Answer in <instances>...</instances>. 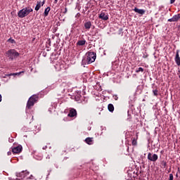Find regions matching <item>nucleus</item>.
Returning a JSON list of instances; mask_svg holds the SVG:
<instances>
[{"instance_id": "f257e3e1", "label": "nucleus", "mask_w": 180, "mask_h": 180, "mask_svg": "<svg viewBox=\"0 0 180 180\" xmlns=\"http://www.w3.org/2000/svg\"><path fill=\"white\" fill-rule=\"evenodd\" d=\"M96 60V53L94 52H87L83 57L82 60V65H86V64H92Z\"/></svg>"}, {"instance_id": "f03ea898", "label": "nucleus", "mask_w": 180, "mask_h": 180, "mask_svg": "<svg viewBox=\"0 0 180 180\" xmlns=\"http://www.w3.org/2000/svg\"><path fill=\"white\" fill-rule=\"evenodd\" d=\"M96 60V53L94 52H87L83 57L82 60V65H86V64H92Z\"/></svg>"}, {"instance_id": "7ed1b4c3", "label": "nucleus", "mask_w": 180, "mask_h": 180, "mask_svg": "<svg viewBox=\"0 0 180 180\" xmlns=\"http://www.w3.org/2000/svg\"><path fill=\"white\" fill-rule=\"evenodd\" d=\"M30 12H33V9H32V8L30 7L24 8L18 12V15L19 18H26V16H27V15H29Z\"/></svg>"}, {"instance_id": "20e7f679", "label": "nucleus", "mask_w": 180, "mask_h": 180, "mask_svg": "<svg viewBox=\"0 0 180 180\" xmlns=\"http://www.w3.org/2000/svg\"><path fill=\"white\" fill-rule=\"evenodd\" d=\"M6 56L9 58V60L13 61V60L19 57V53L15 49H11L6 52Z\"/></svg>"}, {"instance_id": "39448f33", "label": "nucleus", "mask_w": 180, "mask_h": 180, "mask_svg": "<svg viewBox=\"0 0 180 180\" xmlns=\"http://www.w3.org/2000/svg\"><path fill=\"white\" fill-rule=\"evenodd\" d=\"M37 101V96H31L27 103V109H30L32 106H34V103Z\"/></svg>"}, {"instance_id": "423d86ee", "label": "nucleus", "mask_w": 180, "mask_h": 180, "mask_svg": "<svg viewBox=\"0 0 180 180\" xmlns=\"http://www.w3.org/2000/svg\"><path fill=\"white\" fill-rule=\"evenodd\" d=\"M148 160L149 161H152L153 162H155L157 160H158V155L157 154H151V153H149L148 154Z\"/></svg>"}, {"instance_id": "0eeeda50", "label": "nucleus", "mask_w": 180, "mask_h": 180, "mask_svg": "<svg viewBox=\"0 0 180 180\" xmlns=\"http://www.w3.org/2000/svg\"><path fill=\"white\" fill-rule=\"evenodd\" d=\"M98 18L99 19H102V20H108V19H109V15L102 12L99 14Z\"/></svg>"}, {"instance_id": "6e6552de", "label": "nucleus", "mask_w": 180, "mask_h": 180, "mask_svg": "<svg viewBox=\"0 0 180 180\" xmlns=\"http://www.w3.org/2000/svg\"><path fill=\"white\" fill-rule=\"evenodd\" d=\"M174 61L177 65H180V57H179V50H177L176 52V56L174 58Z\"/></svg>"}, {"instance_id": "1a4fd4ad", "label": "nucleus", "mask_w": 180, "mask_h": 180, "mask_svg": "<svg viewBox=\"0 0 180 180\" xmlns=\"http://www.w3.org/2000/svg\"><path fill=\"white\" fill-rule=\"evenodd\" d=\"M180 19V15H174L172 18H169L168 20V22H178V20H179Z\"/></svg>"}, {"instance_id": "9d476101", "label": "nucleus", "mask_w": 180, "mask_h": 180, "mask_svg": "<svg viewBox=\"0 0 180 180\" xmlns=\"http://www.w3.org/2000/svg\"><path fill=\"white\" fill-rule=\"evenodd\" d=\"M68 116H69L70 117H74L77 116V110L72 108L70 110V112L68 115Z\"/></svg>"}, {"instance_id": "9b49d317", "label": "nucleus", "mask_w": 180, "mask_h": 180, "mask_svg": "<svg viewBox=\"0 0 180 180\" xmlns=\"http://www.w3.org/2000/svg\"><path fill=\"white\" fill-rule=\"evenodd\" d=\"M22 146H18L17 147H15L13 148L12 151L14 153V154H18L22 151Z\"/></svg>"}, {"instance_id": "f8f14e48", "label": "nucleus", "mask_w": 180, "mask_h": 180, "mask_svg": "<svg viewBox=\"0 0 180 180\" xmlns=\"http://www.w3.org/2000/svg\"><path fill=\"white\" fill-rule=\"evenodd\" d=\"M134 11V12H136V13H139V15H144V13H146V11L144 9H139V8H135Z\"/></svg>"}, {"instance_id": "ddd939ff", "label": "nucleus", "mask_w": 180, "mask_h": 180, "mask_svg": "<svg viewBox=\"0 0 180 180\" xmlns=\"http://www.w3.org/2000/svg\"><path fill=\"white\" fill-rule=\"evenodd\" d=\"M91 26H92V24L91 23V21L86 22L84 23V27H85V29H86L87 30H89V29H91Z\"/></svg>"}, {"instance_id": "4468645a", "label": "nucleus", "mask_w": 180, "mask_h": 180, "mask_svg": "<svg viewBox=\"0 0 180 180\" xmlns=\"http://www.w3.org/2000/svg\"><path fill=\"white\" fill-rule=\"evenodd\" d=\"M86 43V41L85 39H83V40L78 41L77 44V46H85Z\"/></svg>"}, {"instance_id": "2eb2a0df", "label": "nucleus", "mask_w": 180, "mask_h": 180, "mask_svg": "<svg viewBox=\"0 0 180 180\" xmlns=\"http://www.w3.org/2000/svg\"><path fill=\"white\" fill-rule=\"evenodd\" d=\"M41 8V1H37V6H35V11H39Z\"/></svg>"}, {"instance_id": "dca6fc26", "label": "nucleus", "mask_w": 180, "mask_h": 180, "mask_svg": "<svg viewBox=\"0 0 180 180\" xmlns=\"http://www.w3.org/2000/svg\"><path fill=\"white\" fill-rule=\"evenodd\" d=\"M108 108L109 112H113V110H115V107L112 105V104H109Z\"/></svg>"}, {"instance_id": "f3484780", "label": "nucleus", "mask_w": 180, "mask_h": 180, "mask_svg": "<svg viewBox=\"0 0 180 180\" xmlns=\"http://www.w3.org/2000/svg\"><path fill=\"white\" fill-rule=\"evenodd\" d=\"M85 141H86V143H87V144H89V145H91V144H92V138H86V139H85Z\"/></svg>"}, {"instance_id": "a211bd4d", "label": "nucleus", "mask_w": 180, "mask_h": 180, "mask_svg": "<svg viewBox=\"0 0 180 180\" xmlns=\"http://www.w3.org/2000/svg\"><path fill=\"white\" fill-rule=\"evenodd\" d=\"M50 12V7H47L44 11V16H47Z\"/></svg>"}, {"instance_id": "6ab92c4d", "label": "nucleus", "mask_w": 180, "mask_h": 180, "mask_svg": "<svg viewBox=\"0 0 180 180\" xmlns=\"http://www.w3.org/2000/svg\"><path fill=\"white\" fill-rule=\"evenodd\" d=\"M153 93L155 96H158V89L153 90Z\"/></svg>"}, {"instance_id": "aec40b11", "label": "nucleus", "mask_w": 180, "mask_h": 180, "mask_svg": "<svg viewBox=\"0 0 180 180\" xmlns=\"http://www.w3.org/2000/svg\"><path fill=\"white\" fill-rule=\"evenodd\" d=\"M144 71V69L143 68H139L136 70V72H143Z\"/></svg>"}, {"instance_id": "412c9836", "label": "nucleus", "mask_w": 180, "mask_h": 180, "mask_svg": "<svg viewBox=\"0 0 180 180\" xmlns=\"http://www.w3.org/2000/svg\"><path fill=\"white\" fill-rule=\"evenodd\" d=\"M20 74H23V72H19L16 73H11L10 75H20Z\"/></svg>"}, {"instance_id": "4be33fe9", "label": "nucleus", "mask_w": 180, "mask_h": 180, "mask_svg": "<svg viewBox=\"0 0 180 180\" xmlns=\"http://www.w3.org/2000/svg\"><path fill=\"white\" fill-rule=\"evenodd\" d=\"M169 180H174V175L172 174H169Z\"/></svg>"}, {"instance_id": "5701e85b", "label": "nucleus", "mask_w": 180, "mask_h": 180, "mask_svg": "<svg viewBox=\"0 0 180 180\" xmlns=\"http://www.w3.org/2000/svg\"><path fill=\"white\" fill-rule=\"evenodd\" d=\"M113 99H115V101H117L118 98H117V95H114L112 96Z\"/></svg>"}, {"instance_id": "b1692460", "label": "nucleus", "mask_w": 180, "mask_h": 180, "mask_svg": "<svg viewBox=\"0 0 180 180\" xmlns=\"http://www.w3.org/2000/svg\"><path fill=\"white\" fill-rule=\"evenodd\" d=\"M8 41H11L12 43V44H13V43H15V41L12 39H9Z\"/></svg>"}, {"instance_id": "393cba45", "label": "nucleus", "mask_w": 180, "mask_h": 180, "mask_svg": "<svg viewBox=\"0 0 180 180\" xmlns=\"http://www.w3.org/2000/svg\"><path fill=\"white\" fill-rule=\"evenodd\" d=\"M68 12V10H67V8H65V11H63V13H67Z\"/></svg>"}, {"instance_id": "a878e982", "label": "nucleus", "mask_w": 180, "mask_h": 180, "mask_svg": "<svg viewBox=\"0 0 180 180\" xmlns=\"http://www.w3.org/2000/svg\"><path fill=\"white\" fill-rule=\"evenodd\" d=\"M175 2V0H170V4H174Z\"/></svg>"}, {"instance_id": "bb28decb", "label": "nucleus", "mask_w": 180, "mask_h": 180, "mask_svg": "<svg viewBox=\"0 0 180 180\" xmlns=\"http://www.w3.org/2000/svg\"><path fill=\"white\" fill-rule=\"evenodd\" d=\"M44 5V1L41 3V6H43Z\"/></svg>"}, {"instance_id": "cd10ccee", "label": "nucleus", "mask_w": 180, "mask_h": 180, "mask_svg": "<svg viewBox=\"0 0 180 180\" xmlns=\"http://www.w3.org/2000/svg\"><path fill=\"white\" fill-rule=\"evenodd\" d=\"M0 102H2V96L0 94Z\"/></svg>"}, {"instance_id": "c85d7f7f", "label": "nucleus", "mask_w": 180, "mask_h": 180, "mask_svg": "<svg viewBox=\"0 0 180 180\" xmlns=\"http://www.w3.org/2000/svg\"><path fill=\"white\" fill-rule=\"evenodd\" d=\"M8 155H11L12 154V152H8Z\"/></svg>"}, {"instance_id": "c756f323", "label": "nucleus", "mask_w": 180, "mask_h": 180, "mask_svg": "<svg viewBox=\"0 0 180 180\" xmlns=\"http://www.w3.org/2000/svg\"><path fill=\"white\" fill-rule=\"evenodd\" d=\"M57 2H58V0H55L54 1V4H57Z\"/></svg>"}, {"instance_id": "7c9ffc66", "label": "nucleus", "mask_w": 180, "mask_h": 180, "mask_svg": "<svg viewBox=\"0 0 180 180\" xmlns=\"http://www.w3.org/2000/svg\"><path fill=\"white\" fill-rule=\"evenodd\" d=\"M167 166V162H164V167Z\"/></svg>"}, {"instance_id": "2f4dec72", "label": "nucleus", "mask_w": 180, "mask_h": 180, "mask_svg": "<svg viewBox=\"0 0 180 180\" xmlns=\"http://www.w3.org/2000/svg\"><path fill=\"white\" fill-rule=\"evenodd\" d=\"M77 96V98H79V95H78V96Z\"/></svg>"}, {"instance_id": "473e14b6", "label": "nucleus", "mask_w": 180, "mask_h": 180, "mask_svg": "<svg viewBox=\"0 0 180 180\" xmlns=\"http://www.w3.org/2000/svg\"><path fill=\"white\" fill-rule=\"evenodd\" d=\"M43 150H46V148H43Z\"/></svg>"}]
</instances>
